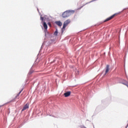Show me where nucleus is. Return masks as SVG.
Listing matches in <instances>:
<instances>
[{
  "mask_svg": "<svg viewBox=\"0 0 128 128\" xmlns=\"http://www.w3.org/2000/svg\"><path fill=\"white\" fill-rule=\"evenodd\" d=\"M74 10H66L62 14V16L63 18H68L70 16L71 14H74Z\"/></svg>",
  "mask_w": 128,
  "mask_h": 128,
  "instance_id": "f257e3e1",
  "label": "nucleus"
},
{
  "mask_svg": "<svg viewBox=\"0 0 128 128\" xmlns=\"http://www.w3.org/2000/svg\"><path fill=\"white\" fill-rule=\"evenodd\" d=\"M70 23V20L68 19L66 20L64 23V25H63V27H62V30H64V28H66V26Z\"/></svg>",
  "mask_w": 128,
  "mask_h": 128,
  "instance_id": "f03ea898",
  "label": "nucleus"
},
{
  "mask_svg": "<svg viewBox=\"0 0 128 128\" xmlns=\"http://www.w3.org/2000/svg\"><path fill=\"white\" fill-rule=\"evenodd\" d=\"M116 16V14H115L112 15V16H110V17L107 18L106 20H104V22H108V20H112V18H114V16Z\"/></svg>",
  "mask_w": 128,
  "mask_h": 128,
  "instance_id": "7ed1b4c3",
  "label": "nucleus"
},
{
  "mask_svg": "<svg viewBox=\"0 0 128 128\" xmlns=\"http://www.w3.org/2000/svg\"><path fill=\"white\" fill-rule=\"evenodd\" d=\"M22 90H20L18 94L16 96L12 102H16V98H20V94H22Z\"/></svg>",
  "mask_w": 128,
  "mask_h": 128,
  "instance_id": "20e7f679",
  "label": "nucleus"
},
{
  "mask_svg": "<svg viewBox=\"0 0 128 128\" xmlns=\"http://www.w3.org/2000/svg\"><path fill=\"white\" fill-rule=\"evenodd\" d=\"M71 92L70 91L67 92L64 94L65 98H68L70 96Z\"/></svg>",
  "mask_w": 128,
  "mask_h": 128,
  "instance_id": "39448f33",
  "label": "nucleus"
},
{
  "mask_svg": "<svg viewBox=\"0 0 128 128\" xmlns=\"http://www.w3.org/2000/svg\"><path fill=\"white\" fill-rule=\"evenodd\" d=\"M108 72H110V66L106 65L105 74H108Z\"/></svg>",
  "mask_w": 128,
  "mask_h": 128,
  "instance_id": "423d86ee",
  "label": "nucleus"
},
{
  "mask_svg": "<svg viewBox=\"0 0 128 128\" xmlns=\"http://www.w3.org/2000/svg\"><path fill=\"white\" fill-rule=\"evenodd\" d=\"M27 108H28V104H26L22 109V112H24V110H27Z\"/></svg>",
  "mask_w": 128,
  "mask_h": 128,
  "instance_id": "0eeeda50",
  "label": "nucleus"
},
{
  "mask_svg": "<svg viewBox=\"0 0 128 128\" xmlns=\"http://www.w3.org/2000/svg\"><path fill=\"white\" fill-rule=\"evenodd\" d=\"M56 24H57V26H62V22H60V21H56Z\"/></svg>",
  "mask_w": 128,
  "mask_h": 128,
  "instance_id": "6e6552de",
  "label": "nucleus"
},
{
  "mask_svg": "<svg viewBox=\"0 0 128 128\" xmlns=\"http://www.w3.org/2000/svg\"><path fill=\"white\" fill-rule=\"evenodd\" d=\"M43 26L44 27V28L45 30H48V24H46V22H43Z\"/></svg>",
  "mask_w": 128,
  "mask_h": 128,
  "instance_id": "1a4fd4ad",
  "label": "nucleus"
},
{
  "mask_svg": "<svg viewBox=\"0 0 128 128\" xmlns=\"http://www.w3.org/2000/svg\"><path fill=\"white\" fill-rule=\"evenodd\" d=\"M54 36H58V31H56V32H54Z\"/></svg>",
  "mask_w": 128,
  "mask_h": 128,
  "instance_id": "9d476101",
  "label": "nucleus"
},
{
  "mask_svg": "<svg viewBox=\"0 0 128 128\" xmlns=\"http://www.w3.org/2000/svg\"><path fill=\"white\" fill-rule=\"evenodd\" d=\"M40 20H42V22H44V17L40 16Z\"/></svg>",
  "mask_w": 128,
  "mask_h": 128,
  "instance_id": "9b49d317",
  "label": "nucleus"
},
{
  "mask_svg": "<svg viewBox=\"0 0 128 128\" xmlns=\"http://www.w3.org/2000/svg\"><path fill=\"white\" fill-rule=\"evenodd\" d=\"M48 25L49 26H52V24H50V22H48Z\"/></svg>",
  "mask_w": 128,
  "mask_h": 128,
  "instance_id": "f8f14e48",
  "label": "nucleus"
},
{
  "mask_svg": "<svg viewBox=\"0 0 128 128\" xmlns=\"http://www.w3.org/2000/svg\"><path fill=\"white\" fill-rule=\"evenodd\" d=\"M92 2V1H91V2Z\"/></svg>",
  "mask_w": 128,
  "mask_h": 128,
  "instance_id": "ddd939ff",
  "label": "nucleus"
}]
</instances>
